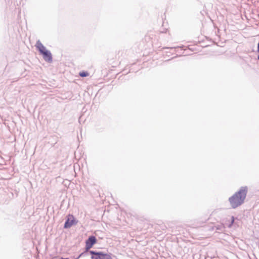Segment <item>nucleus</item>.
<instances>
[{"instance_id":"nucleus-1","label":"nucleus","mask_w":259,"mask_h":259,"mask_svg":"<svg viewBox=\"0 0 259 259\" xmlns=\"http://www.w3.org/2000/svg\"><path fill=\"white\" fill-rule=\"evenodd\" d=\"M247 190V187H242L239 191L229 198V202L232 208L235 209L244 202Z\"/></svg>"},{"instance_id":"nucleus-2","label":"nucleus","mask_w":259,"mask_h":259,"mask_svg":"<svg viewBox=\"0 0 259 259\" xmlns=\"http://www.w3.org/2000/svg\"><path fill=\"white\" fill-rule=\"evenodd\" d=\"M83 256H91L92 259H112L110 254L104 253L102 251H88L85 250L80 253L75 259H79Z\"/></svg>"},{"instance_id":"nucleus-3","label":"nucleus","mask_w":259,"mask_h":259,"mask_svg":"<svg viewBox=\"0 0 259 259\" xmlns=\"http://www.w3.org/2000/svg\"><path fill=\"white\" fill-rule=\"evenodd\" d=\"M35 47L46 62L51 63L53 61L52 55L51 52L46 49L39 40L36 41Z\"/></svg>"},{"instance_id":"nucleus-4","label":"nucleus","mask_w":259,"mask_h":259,"mask_svg":"<svg viewBox=\"0 0 259 259\" xmlns=\"http://www.w3.org/2000/svg\"><path fill=\"white\" fill-rule=\"evenodd\" d=\"M97 242V239L95 236H90L85 241V250L90 251L89 249Z\"/></svg>"},{"instance_id":"nucleus-5","label":"nucleus","mask_w":259,"mask_h":259,"mask_svg":"<svg viewBox=\"0 0 259 259\" xmlns=\"http://www.w3.org/2000/svg\"><path fill=\"white\" fill-rule=\"evenodd\" d=\"M69 217H70L71 219H70L69 218H68L66 220L64 225V229H68L70 228L72 226L76 225L78 222L75 220L72 215H69Z\"/></svg>"},{"instance_id":"nucleus-6","label":"nucleus","mask_w":259,"mask_h":259,"mask_svg":"<svg viewBox=\"0 0 259 259\" xmlns=\"http://www.w3.org/2000/svg\"><path fill=\"white\" fill-rule=\"evenodd\" d=\"M79 76L82 77H84L89 76V73L87 71H82L79 72Z\"/></svg>"},{"instance_id":"nucleus-7","label":"nucleus","mask_w":259,"mask_h":259,"mask_svg":"<svg viewBox=\"0 0 259 259\" xmlns=\"http://www.w3.org/2000/svg\"><path fill=\"white\" fill-rule=\"evenodd\" d=\"M234 221H235L234 217L232 216L231 217V220L230 222L229 223V224L228 225V227L229 228H231L233 224L234 223Z\"/></svg>"},{"instance_id":"nucleus-8","label":"nucleus","mask_w":259,"mask_h":259,"mask_svg":"<svg viewBox=\"0 0 259 259\" xmlns=\"http://www.w3.org/2000/svg\"><path fill=\"white\" fill-rule=\"evenodd\" d=\"M217 229L221 231H223L224 229L225 228V227L224 225L221 224L218 225V226H216Z\"/></svg>"},{"instance_id":"nucleus-9","label":"nucleus","mask_w":259,"mask_h":259,"mask_svg":"<svg viewBox=\"0 0 259 259\" xmlns=\"http://www.w3.org/2000/svg\"><path fill=\"white\" fill-rule=\"evenodd\" d=\"M257 52L258 53H259V41H258V44H257Z\"/></svg>"},{"instance_id":"nucleus-10","label":"nucleus","mask_w":259,"mask_h":259,"mask_svg":"<svg viewBox=\"0 0 259 259\" xmlns=\"http://www.w3.org/2000/svg\"><path fill=\"white\" fill-rule=\"evenodd\" d=\"M175 48L174 47H171V48H167V47H165V48H163V49H174Z\"/></svg>"},{"instance_id":"nucleus-11","label":"nucleus","mask_w":259,"mask_h":259,"mask_svg":"<svg viewBox=\"0 0 259 259\" xmlns=\"http://www.w3.org/2000/svg\"><path fill=\"white\" fill-rule=\"evenodd\" d=\"M59 259H69V258H63V257H61Z\"/></svg>"},{"instance_id":"nucleus-12","label":"nucleus","mask_w":259,"mask_h":259,"mask_svg":"<svg viewBox=\"0 0 259 259\" xmlns=\"http://www.w3.org/2000/svg\"><path fill=\"white\" fill-rule=\"evenodd\" d=\"M57 257L55 256V257H53L52 259H57Z\"/></svg>"},{"instance_id":"nucleus-13","label":"nucleus","mask_w":259,"mask_h":259,"mask_svg":"<svg viewBox=\"0 0 259 259\" xmlns=\"http://www.w3.org/2000/svg\"><path fill=\"white\" fill-rule=\"evenodd\" d=\"M257 59L259 60V55L257 56Z\"/></svg>"}]
</instances>
